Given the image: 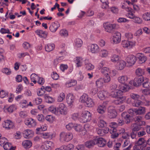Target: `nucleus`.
Returning <instances> with one entry per match:
<instances>
[{"mask_svg":"<svg viewBox=\"0 0 150 150\" xmlns=\"http://www.w3.org/2000/svg\"><path fill=\"white\" fill-rule=\"evenodd\" d=\"M74 96L71 94H68L67 97V103L69 105L71 104L74 102Z\"/></svg>","mask_w":150,"mask_h":150,"instance_id":"30","label":"nucleus"},{"mask_svg":"<svg viewBox=\"0 0 150 150\" xmlns=\"http://www.w3.org/2000/svg\"><path fill=\"white\" fill-rule=\"evenodd\" d=\"M143 103L140 100H135L132 103V106L134 107H138L140 105H142Z\"/></svg>","mask_w":150,"mask_h":150,"instance_id":"41","label":"nucleus"},{"mask_svg":"<svg viewBox=\"0 0 150 150\" xmlns=\"http://www.w3.org/2000/svg\"><path fill=\"white\" fill-rule=\"evenodd\" d=\"M136 59V57L133 55H130L127 57L126 59L129 65L132 66L137 61Z\"/></svg>","mask_w":150,"mask_h":150,"instance_id":"5","label":"nucleus"},{"mask_svg":"<svg viewBox=\"0 0 150 150\" xmlns=\"http://www.w3.org/2000/svg\"><path fill=\"white\" fill-rule=\"evenodd\" d=\"M96 142H95V139L93 140H90L88 141L85 143V146L88 148H91L93 147L96 144Z\"/></svg>","mask_w":150,"mask_h":150,"instance_id":"26","label":"nucleus"},{"mask_svg":"<svg viewBox=\"0 0 150 150\" xmlns=\"http://www.w3.org/2000/svg\"><path fill=\"white\" fill-rule=\"evenodd\" d=\"M121 34L118 32H116L113 36L112 40L113 43L117 44L121 41Z\"/></svg>","mask_w":150,"mask_h":150,"instance_id":"11","label":"nucleus"},{"mask_svg":"<svg viewBox=\"0 0 150 150\" xmlns=\"http://www.w3.org/2000/svg\"><path fill=\"white\" fill-rule=\"evenodd\" d=\"M106 109V108L105 105H100L98 107L97 111L100 114H103L105 113Z\"/></svg>","mask_w":150,"mask_h":150,"instance_id":"28","label":"nucleus"},{"mask_svg":"<svg viewBox=\"0 0 150 150\" xmlns=\"http://www.w3.org/2000/svg\"><path fill=\"white\" fill-rule=\"evenodd\" d=\"M44 98L48 103H51L53 101V99L52 97L47 96L46 94L45 95Z\"/></svg>","mask_w":150,"mask_h":150,"instance_id":"52","label":"nucleus"},{"mask_svg":"<svg viewBox=\"0 0 150 150\" xmlns=\"http://www.w3.org/2000/svg\"><path fill=\"white\" fill-rule=\"evenodd\" d=\"M135 113L136 115H141L145 113L146 109L145 108L140 107L138 109H136Z\"/></svg>","mask_w":150,"mask_h":150,"instance_id":"24","label":"nucleus"},{"mask_svg":"<svg viewBox=\"0 0 150 150\" xmlns=\"http://www.w3.org/2000/svg\"><path fill=\"white\" fill-rule=\"evenodd\" d=\"M106 125V122L103 120H100L99 122L98 125L99 127H103L105 126Z\"/></svg>","mask_w":150,"mask_h":150,"instance_id":"55","label":"nucleus"},{"mask_svg":"<svg viewBox=\"0 0 150 150\" xmlns=\"http://www.w3.org/2000/svg\"><path fill=\"white\" fill-rule=\"evenodd\" d=\"M126 62L123 60H119L116 64V69L118 70H122L126 65Z\"/></svg>","mask_w":150,"mask_h":150,"instance_id":"17","label":"nucleus"},{"mask_svg":"<svg viewBox=\"0 0 150 150\" xmlns=\"http://www.w3.org/2000/svg\"><path fill=\"white\" fill-rule=\"evenodd\" d=\"M96 144H97L100 147H103L105 146L106 141L103 138H99L97 139H95Z\"/></svg>","mask_w":150,"mask_h":150,"instance_id":"14","label":"nucleus"},{"mask_svg":"<svg viewBox=\"0 0 150 150\" xmlns=\"http://www.w3.org/2000/svg\"><path fill=\"white\" fill-rule=\"evenodd\" d=\"M74 128L76 131L80 132L82 135H84L86 132L85 129L80 125L75 124Z\"/></svg>","mask_w":150,"mask_h":150,"instance_id":"13","label":"nucleus"},{"mask_svg":"<svg viewBox=\"0 0 150 150\" xmlns=\"http://www.w3.org/2000/svg\"><path fill=\"white\" fill-rule=\"evenodd\" d=\"M38 78V76L35 74H32L30 76V79L31 81L33 82L35 84L37 83L36 79Z\"/></svg>","mask_w":150,"mask_h":150,"instance_id":"46","label":"nucleus"},{"mask_svg":"<svg viewBox=\"0 0 150 150\" xmlns=\"http://www.w3.org/2000/svg\"><path fill=\"white\" fill-rule=\"evenodd\" d=\"M60 139H63L64 141L68 142L73 138V134L70 132H62L60 134Z\"/></svg>","mask_w":150,"mask_h":150,"instance_id":"4","label":"nucleus"},{"mask_svg":"<svg viewBox=\"0 0 150 150\" xmlns=\"http://www.w3.org/2000/svg\"><path fill=\"white\" fill-rule=\"evenodd\" d=\"M126 99L125 96H121L117 98L116 100H114L113 103L116 105L120 104L123 103Z\"/></svg>","mask_w":150,"mask_h":150,"instance_id":"21","label":"nucleus"},{"mask_svg":"<svg viewBox=\"0 0 150 150\" xmlns=\"http://www.w3.org/2000/svg\"><path fill=\"white\" fill-rule=\"evenodd\" d=\"M59 115L60 114L66 115L67 113V109L65 105L62 103H60L58 108Z\"/></svg>","mask_w":150,"mask_h":150,"instance_id":"9","label":"nucleus"},{"mask_svg":"<svg viewBox=\"0 0 150 150\" xmlns=\"http://www.w3.org/2000/svg\"><path fill=\"white\" fill-rule=\"evenodd\" d=\"M60 35L62 36H67L68 35L67 31L65 30H62L60 32Z\"/></svg>","mask_w":150,"mask_h":150,"instance_id":"56","label":"nucleus"},{"mask_svg":"<svg viewBox=\"0 0 150 150\" xmlns=\"http://www.w3.org/2000/svg\"><path fill=\"white\" fill-rule=\"evenodd\" d=\"M145 73L144 69L141 68H137L135 71V74L137 76H143Z\"/></svg>","mask_w":150,"mask_h":150,"instance_id":"22","label":"nucleus"},{"mask_svg":"<svg viewBox=\"0 0 150 150\" xmlns=\"http://www.w3.org/2000/svg\"><path fill=\"white\" fill-rule=\"evenodd\" d=\"M75 62L76 63L77 67H81L82 65V59L81 57H76V59L75 61Z\"/></svg>","mask_w":150,"mask_h":150,"instance_id":"44","label":"nucleus"},{"mask_svg":"<svg viewBox=\"0 0 150 150\" xmlns=\"http://www.w3.org/2000/svg\"><path fill=\"white\" fill-rule=\"evenodd\" d=\"M132 9L129 7L126 8V10L128 12L126 14L127 16L134 20V22L136 23L140 24L142 22V19L139 17L135 16L131 11Z\"/></svg>","mask_w":150,"mask_h":150,"instance_id":"2","label":"nucleus"},{"mask_svg":"<svg viewBox=\"0 0 150 150\" xmlns=\"http://www.w3.org/2000/svg\"><path fill=\"white\" fill-rule=\"evenodd\" d=\"M99 47L96 44H92L91 46V51L92 53H96L98 51Z\"/></svg>","mask_w":150,"mask_h":150,"instance_id":"29","label":"nucleus"},{"mask_svg":"<svg viewBox=\"0 0 150 150\" xmlns=\"http://www.w3.org/2000/svg\"><path fill=\"white\" fill-rule=\"evenodd\" d=\"M142 127L140 125H137L132 129V131L136 132L141 129Z\"/></svg>","mask_w":150,"mask_h":150,"instance_id":"57","label":"nucleus"},{"mask_svg":"<svg viewBox=\"0 0 150 150\" xmlns=\"http://www.w3.org/2000/svg\"><path fill=\"white\" fill-rule=\"evenodd\" d=\"M121 84L119 86L120 91H121V93L122 92H125L127 91L128 90V86L127 85L125 84Z\"/></svg>","mask_w":150,"mask_h":150,"instance_id":"38","label":"nucleus"},{"mask_svg":"<svg viewBox=\"0 0 150 150\" xmlns=\"http://www.w3.org/2000/svg\"><path fill=\"white\" fill-rule=\"evenodd\" d=\"M130 96L131 98L134 99H138L139 97V96L138 95L133 93L130 94Z\"/></svg>","mask_w":150,"mask_h":150,"instance_id":"64","label":"nucleus"},{"mask_svg":"<svg viewBox=\"0 0 150 150\" xmlns=\"http://www.w3.org/2000/svg\"><path fill=\"white\" fill-rule=\"evenodd\" d=\"M134 79V84L135 86H139L141 85L144 81L145 79L143 76H138Z\"/></svg>","mask_w":150,"mask_h":150,"instance_id":"10","label":"nucleus"},{"mask_svg":"<svg viewBox=\"0 0 150 150\" xmlns=\"http://www.w3.org/2000/svg\"><path fill=\"white\" fill-rule=\"evenodd\" d=\"M103 27L107 32H110L112 30L115 28L116 25L114 24H110L107 22L104 23Z\"/></svg>","mask_w":150,"mask_h":150,"instance_id":"8","label":"nucleus"},{"mask_svg":"<svg viewBox=\"0 0 150 150\" xmlns=\"http://www.w3.org/2000/svg\"><path fill=\"white\" fill-rule=\"evenodd\" d=\"M142 17L144 20L150 21V13H145L142 15Z\"/></svg>","mask_w":150,"mask_h":150,"instance_id":"40","label":"nucleus"},{"mask_svg":"<svg viewBox=\"0 0 150 150\" xmlns=\"http://www.w3.org/2000/svg\"><path fill=\"white\" fill-rule=\"evenodd\" d=\"M86 68L88 70H91L94 68V66L90 63L86 64Z\"/></svg>","mask_w":150,"mask_h":150,"instance_id":"53","label":"nucleus"},{"mask_svg":"<svg viewBox=\"0 0 150 150\" xmlns=\"http://www.w3.org/2000/svg\"><path fill=\"white\" fill-rule=\"evenodd\" d=\"M25 124L30 127H34L36 125L35 121L32 118H28L25 121Z\"/></svg>","mask_w":150,"mask_h":150,"instance_id":"18","label":"nucleus"},{"mask_svg":"<svg viewBox=\"0 0 150 150\" xmlns=\"http://www.w3.org/2000/svg\"><path fill=\"white\" fill-rule=\"evenodd\" d=\"M111 131H112V132H111V136L112 138L115 139L118 137L119 134L118 133L116 132L117 130L115 128H113L112 129H111Z\"/></svg>","mask_w":150,"mask_h":150,"instance_id":"37","label":"nucleus"},{"mask_svg":"<svg viewBox=\"0 0 150 150\" xmlns=\"http://www.w3.org/2000/svg\"><path fill=\"white\" fill-rule=\"evenodd\" d=\"M19 115L21 117L24 118L27 116V113L26 111H21L20 112Z\"/></svg>","mask_w":150,"mask_h":150,"instance_id":"62","label":"nucleus"},{"mask_svg":"<svg viewBox=\"0 0 150 150\" xmlns=\"http://www.w3.org/2000/svg\"><path fill=\"white\" fill-rule=\"evenodd\" d=\"M127 77L125 75L119 77L117 80L120 83L123 84H126L128 80Z\"/></svg>","mask_w":150,"mask_h":150,"instance_id":"23","label":"nucleus"},{"mask_svg":"<svg viewBox=\"0 0 150 150\" xmlns=\"http://www.w3.org/2000/svg\"><path fill=\"white\" fill-rule=\"evenodd\" d=\"M108 54V51L105 50H102L100 53V54H101V57H107Z\"/></svg>","mask_w":150,"mask_h":150,"instance_id":"54","label":"nucleus"},{"mask_svg":"<svg viewBox=\"0 0 150 150\" xmlns=\"http://www.w3.org/2000/svg\"><path fill=\"white\" fill-rule=\"evenodd\" d=\"M52 144V142L50 141H46L44 142V144L42 147L44 150H47L50 148Z\"/></svg>","mask_w":150,"mask_h":150,"instance_id":"25","label":"nucleus"},{"mask_svg":"<svg viewBox=\"0 0 150 150\" xmlns=\"http://www.w3.org/2000/svg\"><path fill=\"white\" fill-rule=\"evenodd\" d=\"M74 145L72 144H69L67 145H64L62 146L64 150H73L74 149Z\"/></svg>","mask_w":150,"mask_h":150,"instance_id":"35","label":"nucleus"},{"mask_svg":"<svg viewBox=\"0 0 150 150\" xmlns=\"http://www.w3.org/2000/svg\"><path fill=\"white\" fill-rule=\"evenodd\" d=\"M76 46L77 47H80L82 45V40L79 38L76 39L75 41Z\"/></svg>","mask_w":150,"mask_h":150,"instance_id":"47","label":"nucleus"},{"mask_svg":"<svg viewBox=\"0 0 150 150\" xmlns=\"http://www.w3.org/2000/svg\"><path fill=\"white\" fill-rule=\"evenodd\" d=\"M76 81L74 80H71L68 81H67L66 83V86L67 87H70L75 86L76 84Z\"/></svg>","mask_w":150,"mask_h":150,"instance_id":"34","label":"nucleus"},{"mask_svg":"<svg viewBox=\"0 0 150 150\" xmlns=\"http://www.w3.org/2000/svg\"><path fill=\"white\" fill-rule=\"evenodd\" d=\"M110 76L109 74L104 75L103 78V80L105 83H107L110 82L111 80Z\"/></svg>","mask_w":150,"mask_h":150,"instance_id":"45","label":"nucleus"},{"mask_svg":"<svg viewBox=\"0 0 150 150\" xmlns=\"http://www.w3.org/2000/svg\"><path fill=\"white\" fill-rule=\"evenodd\" d=\"M59 26V24L58 22L53 23L50 27V30L52 32H55L57 30Z\"/></svg>","mask_w":150,"mask_h":150,"instance_id":"20","label":"nucleus"},{"mask_svg":"<svg viewBox=\"0 0 150 150\" xmlns=\"http://www.w3.org/2000/svg\"><path fill=\"white\" fill-rule=\"evenodd\" d=\"M3 147L5 150H14L15 149L14 147H12L11 144L7 142L3 145Z\"/></svg>","mask_w":150,"mask_h":150,"instance_id":"33","label":"nucleus"},{"mask_svg":"<svg viewBox=\"0 0 150 150\" xmlns=\"http://www.w3.org/2000/svg\"><path fill=\"white\" fill-rule=\"evenodd\" d=\"M125 35V37L129 40L133 38V35L132 33H126Z\"/></svg>","mask_w":150,"mask_h":150,"instance_id":"63","label":"nucleus"},{"mask_svg":"<svg viewBox=\"0 0 150 150\" xmlns=\"http://www.w3.org/2000/svg\"><path fill=\"white\" fill-rule=\"evenodd\" d=\"M81 118L83 122L89 121L91 119V114L87 111H84L81 115Z\"/></svg>","mask_w":150,"mask_h":150,"instance_id":"3","label":"nucleus"},{"mask_svg":"<svg viewBox=\"0 0 150 150\" xmlns=\"http://www.w3.org/2000/svg\"><path fill=\"white\" fill-rule=\"evenodd\" d=\"M101 73L104 75L109 74L110 73L109 69L106 67L102 68L100 70Z\"/></svg>","mask_w":150,"mask_h":150,"instance_id":"43","label":"nucleus"},{"mask_svg":"<svg viewBox=\"0 0 150 150\" xmlns=\"http://www.w3.org/2000/svg\"><path fill=\"white\" fill-rule=\"evenodd\" d=\"M80 100L81 102L84 103L87 107H92L94 105L93 100L86 94H83L80 98Z\"/></svg>","mask_w":150,"mask_h":150,"instance_id":"1","label":"nucleus"},{"mask_svg":"<svg viewBox=\"0 0 150 150\" xmlns=\"http://www.w3.org/2000/svg\"><path fill=\"white\" fill-rule=\"evenodd\" d=\"M122 93L121 91H120L118 89L115 90L114 92L113 97L117 98H118V97Z\"/></svg>","mask_w":150,"mask_h":150,"instance_id":"49","label":"nucleus"},{"mask_svg":"<svg viewBox=\"0 0 150 150\" xmlns=\"http://www.w3.org/2000/svg\"><path fill=\"white\" fill-rule=\"evenodd\" d=\"M122 45L123 47L130 49L134 45V44L132 42L125 40L122 41Z\"/></svg>","mask_w":150,"mask_h":150,"instance_id":"12","label":"nucleus"},{"mask_svg":"<svg viewBox=\"0 0 150 150\" xmlns=\"http://www.w3.org/2000/svg\"><path fill=\"white\" fill-rule=\"evenodd\" d=\"M3 127L7 129H9L13 128V124L9 120H6L3 124Z\"/></svg>","mask_w":150,"mask_h":150,"instance_id":"19","label":"nucleus"},{"mask_svg":"<svg viewBox=\"0 0 150 150\" xmlns=\"http://www.w3.org/2000/svg\"><path fill=\"white\" fill-rule=\"evenodd\" d=\"M122 116L125 120V122L126 124H129L132 122V117L129 114L123 112L121 114Z\"/></svg>","mask_w":150,"mask_h":150,"instance_id":"15","label":"nucleus"},{"mask_svg":"<svg viewBox=\"0 0 150 150\" xmlns=\"http://www.w3.org/2000/svg\"><path fill=\"white\" fill-rule=\"evenodd\" d=\"M45 91L42 88L39 89L37 92V94L38 96H41L44 95L45 93Z\"/></svg>","mask_w":150,"mask_h":150,"instance_id":"58","label":"nucleus"},{"mask_svg":"<svg viewBox=\"0 0 150 150\" xmlns=\"http://www.w3.org/2000/svg\"><path fill=\"white\" fill-rule=\"evenodd\" d=\"M137 61L139 64L144 63L147 60L146 57L142 53H138L136 56Z\"/></svg>","mask_w":150,"mask_h":150,"instance_id":"7","label":"nucleus"},{"mask_svg":"<svg viewBox=\"0 0 150 150\" xmlns=\"http://www.w3.org/2000/svg\"><path fill=\"white\" fill-rule=\"evenodd\" d=\"M22 144L23 146L25 149H28L30 148L32 146V142L29 140H25L24 141Z\"/></svg>","mask_w":150,"mask_h":150,"instance_id":"27","label":"nucleus"},{"mask_svg":"<svg viewBox=\"0 0 150 150\" xmlns=\"http://www.w3.org/2000/svg\"><path fill=\"white\" fill-rule=\"evenodd\" d=\"M144 83H142V86L145 88H150V82L149 81V79L145 78Z\"/></svg>","mask_w":150,"mask_h":150,"instance_id":"39","label":"nucleus"},{"mask_svg":"<svg viewBox=\"0 0 150 150\" xmlns=\"http://www.w3.org/2000/svg\"><path fill=\"white\" fill-rule=\"evenodd\" d=\"M54 48V45L52 43L48 44L45 47L46 51L50 52L52 51Z\"/></svg>","mask_w":150,"mask_h":150,"instance_id":"31","label":"nucleus"},{"mask_svg":"<svg viewBox=\"0 0 150 150\" xmlns=\"http://www.w3.org/2000/svg\"><path fill=\"white\" fill-rule=\"evenodd\" d=\"M65 98V95L64 93H61L58 97V102L62 101Z\"/></svg>","mask_w":150,"mask_h":150,"instance_id":"48","label":"nucleus"},{"mask_svg":"<svg viewBox=\"0 0 150 150\" xmlns=\"http://www.w3.org/2000/svg\"><path fill=\"white\" fill-rule=\"evenodd\" d=\"M37 118L40 121L42 122L45 120L44 117L43 115L41 114H38L37 116Z\"/></svg>","mask_w":150,"mask_h":150,"instance_id":"60","label":"nucleus"},{"mask_svg":"<svg viewBox=\"0 0 150 150\" xmlns=\"http://www.w3.org/2000/svg\"><path fill=\"white\" fill-rule=\"evenodd\" d=\"M145 141L144 138H140L138 140L137 143V146H140L145 143Z\"/></svg>","mask_w":150,"mask_h":150,"instance_id":"51","label":"nucleus"},{"mask_svg":"<svg viewBox=\"0 0 150 150\" xmlns=\"http://www.w3.org/2000/svg\"><path fill=\"white\" fill-rule=\"evenodd\" d=\"M2 72L7 75H9L11 74V71L10 70L7 68H4L2 70Z\"/></svg>","mask_w":150,"mask_h":150,"instance_id":"61","label":"nucleus"},{"mask_svg":"<svg viewBox=\"0 0 150 150\" xmlns=\"http://www.w3.org/2000/svg\"><path fill=\"white\" fill-rule=\"evenodd\" d=\"M106 92L104 91H100L97 94L98 96L101 100H103L105 99V95Z\"/></svg>","mask_w":150,"mask_h":150,"instance_id":"36","label":"nucleus"},{"mask_svg":"<svg viewBox=\"0 0 150 150\" xmlns=\"http://www.w3.org/2000/svg\"><path fill=\"white\" fill-rule=\"evenodd\" d=\"M142 117L140 116H136L133 119V120L135 122L140 125L141 124L140 123L142 122Z\"/></svg>","mask_w":150,"mask_h":150,"instance_id":"42","label":"nucleus"},{"mask_svg":"<svg viewBox=\"0 0 150 150\" xmlns=\"http://www.w3.org/2000/svg\"><path fill=\"white\" fill-rule=\"evenodd\" d=\"M33 132L30 129L25 130L23 132V136L26 138H29L32 137L33 136Z\"/></svg>","mask_w":150,"mask_h":150,"instance_id":"16","label":"nucleus"},{"mask_svg":"<svg viewBox=\"0 0 150 150\" xmlns=\"http://www.w3.org/2000/svg\"><path fill=\"white\" fill-rule=\"evenodd\" d=\"M142 33V31L141 29H140L137 30L134 34V35L137 38H139L140 35Z\"/></svg>","mask_w":150,"mask_h":150,"instance_id":"59","label":"nucleus"},{"mask_svg":"<svg viewBox=\"0 0 150 150\" xmlns=\"http://www.w3.org/2000/svg\"><path fill=\"white\" fill-rule=\"evenodd\" d=\"M117 113L114 108L112 106L109 107L108 109V115L110 118H115L117 116Z\"/></svg>","mask_w":150,"mask_h":150,"instance_id":"6","label":"nucleus"},{"mask_svg":"<svg viewBox=\"0 0 150 150\" xmlns=\"http://www.w3.org/2000/svg\"><path fill=\"white\" fill-rule=\"evenodd\" d=\"M48 110L52 113L57 115H59V112L58 110V108H56L53 106H51L49 108Z\"/></svg>","mask_w":150,"mask_h":150,"instance_id":"32","label":"nucleus"},{"mask_svg":"<svg viewBox=\"0 0 150 150\" xmlns=\"http://www.w3.org/2000/svg\"><path fill=\"white\" fill-rule=\"evenodd\" d=\"M119 57L117 55L115 54L112 57L111 59V60L112 62H117L119 61Z\"/></svg>","mask_w":150,"mask_h":150,"instance_id":"50","label":"nucleus"}]
</instances>
